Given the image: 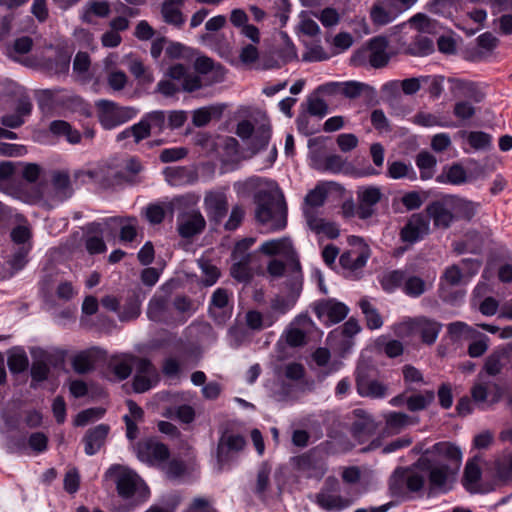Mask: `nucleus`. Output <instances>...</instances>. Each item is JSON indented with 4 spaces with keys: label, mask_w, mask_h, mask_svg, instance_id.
<instances>
[{
    "label": "nucleus",
    "mask_w": 512,
    "mask_h": 512,
    "mask_svg": "<svg viewBox=\"0 0 512 512\" xmlns=\"http://www.w3.org/2000/svg\"><path fill=\"white\" fill-rule=\"evenodd\" d=\"M243 186L246 189H256L254 195L255 217L262 225L271 231L281 230L287 224V207L282 195L278 194L274 183H267L262 178L251 177Z\"/></svg>",
    "instance_id": "1"
},
{
    "label": "nucleus",
    "mask_w": 512,
    "mask_h": 512,
    "mask_svg": "<svg viewBox=\"0 0 512 512\" xmlns=\"http://www.w3.org/2000/svg\"><path fill=\"white\" fill-rule=\"evenodd\" d=\"M104 477L116 485L118 495L124 499L138 495L142 502L148 497V487L139 475L129 467L120 464L112 465L106 471Z\"/></svg>",
    "instance_id": "2"
},
{
    "label": "nucleus",
    "mask_w": 512,
    "mask_h": 512,
    "mask_svg": "<svg viewBox=\"0 0 512 512\" xmlns=\"http://www.w3.org/2000/svg\"><path fill=\"white\" fill-rule=\"evenodd\" d=\"M424 485V474L414 467H398L389 478L391 496L401 500L409 499V493L422 491Z\"/></svg>",
    "instance_id": "3"
},
{
    "label": "nucleus",
    "mask_w": 512,
    "mask_h": 512,
    "mask_svg": "<svg viewBox=\"0 0 512 512\" xmlns=\"http://www.w3.org/2000/svg\"><path fill=\"white\" fill-rule=\"evenodd\" d=\"M442 330V324L436 320L421 316L409 318L394 326V332L399 337H409L416 333L420 335L422 343L433 345L439 333Z\"/></svg>",
    "instance_id": "4"
},
{
    "label": "nucleus",
    "mask_w": 512,
    "mask_h": 512,
    "mask_svg": "<svg viewBox=\"0 0 512 512\" xmlns=\"http://www.w3.org/2000/svg\"><path fill=\"white\" fill-rule=\"evenodd\" d=\"M97 118L101 126L110 130L126 123L136 116L137 111L132 107L120 106L109 100H99L95 104Z\"/></svg>",
    "instance_id": "5"
},
{
    "label": "nucleus",
    "mask_w": 512,
    "mask_h": 512,
    "mask_svg": "<svg viewBox=\"0 0 512 512\" xmlns=\"http://www.w3.org/2000/svg\"><path fill=\"white\" fill-rule=\"evenodd\" d=\"M340 484L336 477L330 476L315 495L314 502L325 511H341L350 506L351 501L339 494Z\"/></svg>",
    "instance_id": "6"
},
{
    "label": "nucleus",
    "mask_w": 512,
    "mask_h": 512,
    "mask_svg": "<svg viewBox=\"0 0 512 512\" xmlns=\"http://www.w3.org/2000/svg\"><path fill=\"white\" fill-rule=\"evenodd\" d=\"M458 473V468L450 467L445 463L431 465L428 469V496L450 491Z\"/></svg>",
    "instance_id": "7"
},
{
    "label": "nucleus",
    "mask_w": 512,
    "mask_h": 512,
    "mask_svg": "<svg viewBox=\"0 0 512 512\" xmlns=\"http://www.w3.org/2000/svg\"><path fill=\"white\" fill-rule=\"evenodd\" d=\"M259 251L267 256H282L288 263L291 275L302 274L298 255L289 238L283 237L265 241L261 244Z\"/></svg>",
    "instance_id": "8"
},
{
    "label": "nucleus",
    "mask_w": 512,
    "mask_h": 512,
    "mask_svg": "<svg viewBox=\"0 0 512 512\" xmlns=\"http://www.w3.org/2000/svg\"><path fill=\"white\" fill-rule=\"evenodd\" d=\"M473 401L481 407H491L498 403L502 396L501 386L485 374H478L470 390Z\"/></svg>",
    "instance_id": "9"
},
{
    "label": "nucleus",
    "mask_w": 512,
    "mask_h": 512,
    "mask_svg": "<svg viewBox=\"0 0 512 512\" xmlns=\"http://www.w3.org/2000/svg\"><path fill=\"white\" fill-rule=\"evenodd\" d=\"M302 282V274L291 275L290 283H286V286L289 290L288 294H278L270 302V309L273 315H284L294 307L302 291Z\"/></svg>",
    "instance_id": "10"
},
{
    "label": "nucleus",
    "mask_w": 512,
    "mask_h": 512,
    "mask_svg": "<svg viewBox=\"0 0 512 512\" xmlns=\"http://www.w3.org/2000/svg\"><path fill=\"white\" fill-rule=\"evenodd\" d=\"M313 311L323 323L336 324L346 318L349 308L336 299L328 298L316 301L313 304Z\"/></svg>",
    "instance_id": "11"
},
{
    "label": "nucleus",
    "mask_w": 512,
    "mask_h": 512,
    "mask_svg": "<svg viewBox=\"0 0 512 512\" xmlns=\"http://www.w3.org/2000/svg\"><path fill=\"white\" fill-rule=\"evenodd\" d=\"M296 469L307 478L321 480L327 472V464L324 458L318 455L316 449L294 458Z\"/></svg>",
    "instance_id": "12"
},
{
    "label": "nucleus",
    "mask_w": 512,
    "mask_h": 512,
    "mask_svg": "<svg viewBox=\"0 0 512 512\" xmlns=\"http://www.w3.org/2000/svg\"><path fill=\"white\" fill-rule=\"evenodd\" d=\"M135 449L138 459L149 465H161L170 455L168 447L154 439L138 442Z\"/></svg>",
    "instance_id": "13"
},
{
    "label": "nucleus",
    "mask_w": 512,
    "mask_h": 512,
    "mask_svg": "<svg viewBox=\"0 0 512 512\" xmlns=\"http://www.w3.org/2000/svg\"><path fill=\"white\" fill-rule=\"evenodd\" d=\"M133 389L136 393H143L151 389L159 381L156 367L146 358L136 360Z\"/></svg>",
    "instance_id": "14"
},
{
    "label": "nucleus",
    "mask_w": 512,
    "mask_h": 512,
    "mask_svg": "<svg viewBox=\"0 0 512 512\" xmlns=\"http://www.w3.org/2000/svg\"><path fill=\"white\" fill-rule=\"evenodd\" d=\"M382 192L376 186H363L357 190L356 214L360 219H368L375 214V206L382 199Z\"/></svg>",
    "instance_id": "15"
},
{
    "label": "nucleus",
    "mask_w": 512,
    "mask_h": 512,
    "mask_svg": "<svg viewBox=\"0 0 512 512\" xmlns=\"http://www.w3.org/2000/svg\"><path fill=\"white\" fill-rule=\"evenodd\" d=\"M481 457L479 455L469 459L465 465L462 485L471 494H484L490 492L494 487H487L480 484L482 471L480 468Z\"/></svg>",
    "instance_id": "16"
},
{
    "label": "nucleus",
    "mask_w": 512,
    "mask_h": 512,
    "mask_svg": "<svg viewBox=\"0 0 512 512\" xmlns=\"http://www.w3.org/2000/svg\"><path fill=\"white\" fill-rule=\"evenodd\" d=\"M203 203L207 215L212 220L220 222L228 212L227 189L218 188L207 191Z\"/></svg>",
    "instance_id": "17"
},
{
    "label": "nucleus",
    "mask_w": 512,
    "mask_h": 512,
    "mask_svg": "<svg viewBox=\"0 0 512 512\" xmlns=\"http://www.w3.org/2000/svg\"><path fill=\"white\" fill-rule=\"evenodd\" d=\"M402 12L403 9L395 0H375L369 16L374 25L385 26L392 23Z\"/></svg>",
    "instance_id": "18"
},
{
    "label": "nucleus",
    "mask_w": 512,
    "mask_h": 512,
    "mask_svg": "<svg viewBox=\"0 0 512 512\" xmlns=\"http://www.w3.org/2000/svg\"><path fill=\"white\" fill-rule=\"evenodd\" d=\"M429 232V223L421 214H413L400 231V239L413 244Z\"/></svg>",
    "instance_id": "19"
},
{
    "label": "nucleus",
    "mask_w": 512,
    "mask_h": 512,
    "mask_svg": "<svg viewBox=\"0 0 512 512\" xmlns=\"http://www.w3.org/2000/svg\"><path fill=\"white\" fill-rule=\"evenodd\" d=\"M206 226V221L199 211H190L178 218V232L183 238H190L201 233Z\"/></svg>",
    "instance_id": "20"
},
{
    "label": "nucleus",
    "mask_w": 512,
    "mask_h": 512,
    "mask_svg": "<svg viewBox=\"0 0 512 512\" xmlns=\"http://www.w3.org/2000/svg\"><path fill=\"white\" fill-rule=\"evenodd\" d=\"M388 40L386 37L378 36L369 41L368 45V61L373 68H382L389 62L390 55L387 52Z\"/></svg>",
    "instance_id": "21"
},
{
    "label": "nucleus",
    "mask_w": 512,
    "mask_h": 512,
    "mask_svg": "<svg viewBox=\"0 0 512 512\" xmlns=\"http://www.w3.org/2000/svg\"><path fill=\"white\" fill-rule=\"evenodd\" d=\"M471 179L472 177L468 174L463 165L456 162L444 166L441 173L436 177V182L460 186L470 182Z\"/></svg>",
    "instance_id": "22"
},
{
    "label": "nucleus",
    "mask_w": 512,
    "mask_h": 512,
    "mask_svg": "<svg viewBox=\"0 0 512 512\" xmlns=\"http://www.w3.org/2000/svg\"><path fill=\"white\" fill-rule=\"evenodd\" d=\"M452 209L446 203V197L443 201H434L426 207L428 216L433 220L436 227L446 229L454 219Z\"/></svg>",
    "instance_id": "23"
},
{
    "label": "nucleus",
    "mask_w": 512,
    "mask_h": 512,
    "mask_svg": "<svg viewBox=\"0 0 512 512\" xmlns=\"http://www.w3.org/2000/svg\"><path fill=\"white\" fill-rule=\"evenodd\" d=\"M245 445L246 441L242 435L225 432L218 442L217 457L219 462L226 461L231 452H239Z\"/></svg>",
    "instance_id": "24"
},
{
    "label": "nucleus",
    "mask_w": 512,
    "mask_h": 512,
    "mask_svg": "<svg viewBox=\"0 0 512 512\" xmlns=\"http://www.w3.org/2000/svg\"><path fill=\"white\" fill-rule=\"evenodd\" d=\"M147 316L154 322L169 323L172 319L169 298L166 296L154 295L149 301Z\"/></svg>",
    "instance_id": "25"
},
{
    "label": "nucleus",
    "mask_w": 512,
    "mask_h": 512,
    "mask_svg": "<svg viewBox=\"0 0 512 512\" xmlns=\"http://www.w3.org/2000/svg\"><path fill=\"white\" fill-rule=\"evenodd\" d=\"M355 421L352 425V433L358 439L370 437L378 428L374 418L363 409L354 410Z\"/></svg>",
    "instance_id": "26"
},
{
    "label": "nucleus",
    "mask_w": 512,
    "mask_h": 512,
    "mask_svg": "<svg viewBox=\"0 0 512 512\" xmlns=\"http://www.w3.org/2000/svg\"><path fill=\"white\" fill-rule=\"evenodd\" d=\"M426 453H431L437 457L447 460L450 467H456L460 470L462 463V452L458 446L451 442H438L434 444Z\"/></svg>",
    "instance_id": "27"
},
{
    "label": "nucleus",
    "mask_w": 512,
    "mask_h": 512,
    "mask_svg": "<svg viewBox=\"0 0 512 512\" xmlns=\"http://www.w3.org/2000/svg\"><path fill=\"white\" fill-rule=\"evenodd\" d=\"M109 430L110 428L106 424H99L87 430L83 438L87 455H94L101 449L106 441Z\"/></svg>",
    "instance_id": "28"
},
{
    "label": "nucleus",
    "mask_w": 512,
    "mask_h": 512,
    "mask_svg": "<svg viewBox=\"0 0 512 512\" xmlns=\"http://www.w3.org/2000/svg\"><path fill=\"white\" fill-rule=\"evenodd\" d=\"M184 0H164L161 4L160 13L162 20L168 24L180 28L185 22L181 11Z\"/></svg>",
    "instance_id": "29"
},
{
    "label": "nucleus",
    "mask_w": 512,
    "mask_h": 512,
    "mask_svg": "<svg viewBox=\"0 0 512 512\" xmlns=\"http://www.w3.org/2000/svg\"><path fill=\"white\" fill-rule=\"evenodd\" d=\"M138 359L139 357L130 354L115 356L109 361L108 369L117 380L121 381L130 376L132 368L135 367L136 360Z\"/></svg>",
    "instance_id": "30"
},
{
    "label": "nucleus",
    "mask_w": 512,
    "mask_h": 512,
    "mask_svg": "<svg viewBox=\"0 0 512 512\" xmlns=\"http://www.w3.org/2000/svg\"><path fill=\"white\" fill-rule=\"evenodd\" d=\"M446 203L453 210L454 215L457 218L465 219L468 221L475 216L480 206L479 203L451 195L446 196Z\"/></svg>",
    "instance_id": "31"
},
{
    "label": "nucleus",
    "mask_w": 512,
    "mask_h": 512,
    "mask_svg": "<svg viewBox=\"0 0 512 512\" xmlns=\"http://www.w3.org/2000/svg\"><path fill=\"white\" fill-rule=\"evenodd\" d=\"M311 324V319L307 315H299L294 322L287 328L285 339L289 346L300 347L306 344V332L297 326H307Z\"/></svg>",
    "instance_id": "32"
},
{
    "label": "nucleus",
    "mask_w": 512,
    "mask_h": 512,
    "mask_svg": "<svg viewBox=\"0 0 512 512\" xmlns=\"http://www.w3.org/2000/svg\"><path fill=\"white\" fill-rule=\"evenodd\" d=\"M101 354L98 348H91L76 354L72 359V368L78 374H85L94 369L95 363Z\"/></svg>",
    "instance_id": "33"
},
{
    "label": "nucleus",
    "mask_w": 512,
    "mask_h": 512,
    "mask_svg": "<svg viewBox=\"0 0 512 512\" xmlns=\"http://www.w3.org/2000/svg\"><path fill=\"white\" fill-rule=\"evenodd\" d=\"M346 165L347 161L338 154H328L313 158V168L322 172L341 173Z\"/></svg>",
    "instance_id": "34"
},
{
    "label": "nucleus",
    "mask_w": 512,
    "mask_h": 512,
    "mask_svg": "<svg viewBox=\"0 0 512 512\" xmlns=\"http://www.w3.org/2000/svg\"><path fill=\"white\" fill-rule=\"evenodd\" d=\"M499 40L490 32H485L478 36V48L470 51L469 59L471 61L485 60L491 52L497 47Z\"/></svg>",
    "instance_id": "35"
},
{
    "label": "nucleus",
    "mask_w": 512,
    "mask_h": 512,
    "mask_svg": "<svg viewBox=\"0 0 512 512\" xmlns=\"http://www.w3.org/2000/svg\"><path fill=\"white\" fill-rule=\"evenodd\" d=\"M128 70L140 85H150L155 80L152 69L138 58L129 59Z\"/></svg>",
    "instance_id": "36"
},
{
    "label": "nucleus",
    "mask_w": 512,
    "mask_h": 512,
    "mask_svg": "<svg viewBox=\"0 0 512 512\" xmlns=\"http://www.w3.org/2000/svg\"><path fill=\"white\" fill-rule=\"evenodd\" d=\"M385 430L388 435L400 433L404 428L413 424L411 417L401 412H389L384 415Z\"/></svg>",
    "instance_id": "37"
},
{
    "label": "nucleus",
    "mask_w": 512,
    "mask_h": 512,
    "mask_svg": "<svg viewBox=\"0 0 512 512\" xmlns=\"http://www.w3.org/2000/svg\"><path fill=\"white\" fill-rule=\"evenodd\" d=\"M359 307L364 314L366 327L370 330L380 329L383 326V318L378 309L367 299L359 301Z\"/></svg>",
    "instance_id": "38"
},
{
    "label": "nucleus",
    "mask_w": 512,
    "mask_h": 512,
    "mask_svg": "<svg viewBox=\"0 0 512 512\" xmlns=\"http://www.w3.org/2000/svg\"><path fill=\"white\" fill-rule=\"evenodd\" d=\"M50 132L58 137H64L70 144H78L81 141V134L78 130L63 120H55L50 123Z\"/></svg>",
    "instance_id": "39"
},
{
    "label": "nucleus",
    "mask_w": 512,
    "mask_h": 512,
    "mask_svg": "<svg viewBox=\"0 0 512 512\" xmlns=\"http://www.w3.org/2000/svg\"><path fill=\"white\" fill-rule=\"evenodd\" d=\"M53 200L63 201L67 199L72 190L70 188L69 175L65 172H55L52 176Z\"/></svg>",
    "instance_id": "40"
},
{
    "label": "nucleus",
    "mask_w": 512,
    "mask_h": 512,
    "mask_svg": "<svg viewBox=\"0 0 512 512\" xmlns=\"http://www.w3.org/2000/svg\"><path fill=\"white\" fill-rule=\"evenodd\" d=\"M357 390L361 396L384 398L387 394L388 388L378 380L365 381L363 379H357Z\"/></svg>",
    "instance_id": "41"
},
{
    "label": "nucleus",
    "mask_w": 512,
    "mask_h": 512,
    "mask_svg": "<svg viewBox=\"0 0 512 512\" xmlns=\"http://www.w3.org/2000/svg\"><path fill=\"white\" fill-rule=\"evenodd\" d=\"M107 222L120 226L119 238L122 242H132L136 238L137 219L135 217H112L109 218Z\"/></svg>",
    "instance_id": "42"
},
{
    "label": "nucleus",
    "mask_w": 512,
    "mask_h": 512,
    "mask_svg": "<svg viewBox=\"0 0 512 512\" xmlns=\"http://www.w3.org/2000/svg\"><path fill=\"white\" fill-rule=\"evenodd\" d=\"M415 161L420 170V178L422 180H429L434 176L437 165V159L434 155L427 151H422L416 156Z\"/></svg>",
    "instance_id": "43"
},
{
    "label": "nucleus",
    "mask_w": 512,
    "mask_h": 512,
    "mask_svg": "<svg viewBox=\"0 0 512 512\" xmlns=\"http://www.w3.org/2000/svg\"><path fill=\"white\" fill-rule=\"evenodd\" d=\"M505 353L502 351H496L490 354L483 365L482 370L478 374H485V377L492 378L501 373L503 369V358Z\"/></svg>",
    "instance_id": "44"
},
{
    "label": "nucleus",
    "mask_w": 512,
    "mask_h": 512,
    "mask_svg": "<svg viewBox=\"0 0 512 512\" xmlns=\"http://www.w3.org/2000/svg\"><path fill=\"white\" fill-rule=\"evenodd\" d=\"M435 399L432 390H425L421 393L413 394L406 399L407 408L412 411H421L426 409Z\"/></svg>",
    "instance_id": "45"
},
{
    "label": "nucleus",
    "mask_w": 512,
    "mask_h": 512,
    "mask_svg": "<svg viewBox=\"0 0 512 512\" xmlns=\"http://www.w3.org/2000/svg\"><path fill=\"white\" fill-rule=\"evenodd\" d=\"M223 108L220 106L202 107L193 112L192 122L196 127L207 125L213 117H220Z\"/></svg>",
    "instance_id": "46"
},
{
    "label": "nucleus",
    "mask_w": 512,
    "mask_h": 512,
    "mask_svg": "<svg viewBox=\"0 0 512 512\" xmlns=\"http://www.w3.org/2000/svg\"><path fill=\"white\" fill-rule=\"evenodd\" d=\"M327 192L322 187H315L311 190L304 199L303 213L310 210V212H316L325 203Z\"/></svg>",
    "instance_id": "47"
},
{
    "label": "nucleus",
    "mask_w": 512,
    "mask_h": 512,
    "mask_svg": "<svg viewBox=\"0 0 512 512\" xmlns=\"http://www.w3.org/2000/svg\"><path fill=\"white\" fill-rule=\"evenodd\" d=\"M447 334L452 341L457 342L474 337L476 331L465 322L455 321L447 325Z\"/></svg>",
    "instance_id": "48"
},
{
    "label": "nucleus",
    "mask_w": 512,
    "mask_h": 512,
    "mask_svg": "<svg viewBox=\"0 0 512 512\" xmlns=\"http://www.w3.org/2000/svg\"><path fill=\"white\" fill-rule=\"evenodd\" d=\"M271 138V127L268 124L259 126L250 142V150L252 154H256L260 150L267 147Z\"/></svg>",
    "instance_id": "49"
},
{
    "label": "nucleus",
    "mask_w": 512,
    "mask_h": 512,
    "mask_svg": "<svg viewBox=\"0 0 512 512\" xmlns=\"http://www.w3.org/2000/svg\"><path fill=\"white\" fill-rule=\"evenodd\" d=\"M495 478L501 482L512 480V454L504 455L494 462Z\"/></svg>",
    "instance_id": "50"
},
{
    "label": "nucleus",
    "mask_w": 512,
    "mask_h": 512,
    "mask_svg": "<svg viewBox=\"0 0 512 512\" xmlns=\"http://www.w3.org/2000/svg\"><path fill=\"white\" fill-rule=\"evenodd\" d=\"M368 256L357 251H347L340 256V264L343 268L357 270L365 266Z\"/></svg>",
    "instance_id": "51"
},
{
    "label": "nucleus",
    "mask_w": 512,
    "mask_h": 512,
    "mask_svg": "<svg viewBox=\"0 0 512 512\" xmlns=\"http://www.w3.org/2000/svg\"><path fill=\"white\" fill-rule=\"evenodd\" d=\"M387 174L392 179L408 178L412 181L416 179V173L412 166L402 161L389 163Z\"/></svg>",
    "instance_id": "52"
},
{
    "label": "nucleus",
    "mask_w": 512,
    "mask_h": 512,
    "mask_svg": "<svg viewBox=\"0 0 512 512\" xmlns=\"http://www.w3.org/2000/svg\"><path fill=\"white\" fill-rule=\"evenodd\" d=\"M141 312V300L136 293H132L126 299V303L119 315L120 320L128 321L137 318Z\"/></svg>",
    "instance_id": "53"
},
{
    "label": "nucleus",
    "mask_w": 512,
    "mask_h": 512,
    "mask_svg": "<svg viewBox=\"0 0 512 512\" xmlns=\"http://www.w3.org/2000/svg\"><path fill=\"white\" fill-rule=\"evenodd\" d=\"M70 56L62 51L57 52L54 59H47L45 67L54 74H66L69 71Z\"/></svg>",
    "instance_id": "54"
},
{
    "label": "nucleus",
    "mask_w": 512,
    "mask_h": 512,
    "mask_svg": "<svg viewBox=\"0 0 512 512\" xmlns=\"http://www.w3.org/2000/svg\"><path fill=\"white\" fill-rule=\"evenodd\" d=\"M7 364L12 373H21L27 369L29 361L23 350L13 349L9 353Z\"/></svg>",
    "instance_id": "55"
},
{
    "label": "nucleus",
    "mask_w": 512,
    "mask_h": 512,
    "mask_svg": "<svg viewBox=\"0 0 512 512\" xmlns=\"http://www.w3.org/2000/svg\"><path fill=\"white\" fill-rule=\"evenodd\" d=\"M434 51V44L431 39L426 36H418L409 45L408 52L413 56H426Z\"/></svg>",
    "instance_id": "56"
},
{
    "label": "nucleus",
    "mask_w": 512,
    "mask_h": 512,
    "mask_svg": "<svg viewBox=\"0 0 512 512\" xmlns=\"http://www.w3.org/2000/svg\"><path fill=\"white\" fill-rule=\"evenodd\" d=\"M110 13V5L107 1H89L85 5L83 18L90 22L91 15L97 17H107Z\"/></svg>",
    "instance_id": "57"
},
{
    "label": "nucleus",
    "mask_w": 512,
    "mask_h": 512,
    "mask_svg": "<svg viewBox=\"0 0 512 512\" xmlns=\"http://www.w3.org/2000/svg\"><path fill=\"white\" fill-rule=\"evenodd\" d=\"M33 40L29 36H22L14 40L12 46L7 47V56L17 60L16 54L23 55L31 51Z\"/></svg>",
    "instance_id": "58"
},
{
    "label": "nucleus",
    "mask_w": 512,
    "mask_h": 512,
    "mask_svg": "<svg viewBox=\"0 0 512 512\" xmlns=\"http://www.w3.org/2000/svg\"><path fill=\"white\" fill-rule=\"evenodd\" d=\"M334 86L336 88V92L351 99L359 97L365 89L369 88L368 85L356 81L334 84Z\"/></svg>",
    "instance_id": "59"
},
{
    "label": "nucleus",
    "mask_w": 512,
    "mask_h": 512,
    "mask_svg": "<svg viewBox=\"0 0 512 512\" xmlns=\"http://www.w3.org/2000/svg\"><path fill=\"white\" fill-rule=\"evenodd\" d=\"M199 266L202 270V282L205 286H212L220 276L219 269L207 260H199Z\"/></svg>",
    "instance_id": "60"
},
{
    "label": "nucleus",
    "mask_w": 512,
    "mask_h": 512,
    "mask_svg": "<svg viewBox=\"0 0 512 512\" xmlns=\"http://www.w3.org/2000/svg\"><path fill=\"white\" fill-rule=\"evenodd\" d=\"M254 242L255 240L253 238H246L237 242L232 252V260L250 262L251 255L248 250L254 244Z\"/></svg>",
    "instance_id": "61"
},
{
    "label": "nucleus",
    "mask_w": 512,
    "mask_h": 512,
    "mask_svg": "<svg viewBox=\"0 0 512 512\" xmlns=\"http://www.w3.org/2000/svg\"><path fill=\"white\" fill-rule=\"evenodd\" d=\"M404 279L403 271H390L382 276L381 285L385 291H393L403 283Z\"/></svg>",
    "instance_id": "62"
},
{
    "label": "nucleus",
    "mask_w": 512,
    "mask_h": 512,
    "mask_svg": "<svg viewBox=\"0 0 512 512\" xmlns=\"http://www.w3.org/2000/svg\"><path fill=\"white\" fill-rule=\"evenodd\" d=\"M267 273L272 278H280L283 277L286 273L288 276L287 283H290L291 281V272L288 267V263L285 260V262L279 260V259H272L267 264Z\"/></svg>",
    "instance_id": "63"
},
{
    "label": "nucleus",
    "mask_w": 512,
    "mask_h": 512,
    "mask_svg": "<svg viewBox=\"0 0 512 512\" xmlns=\"http://www.w3.org/2000/svg\"><path fill=\"white\" fill-rule=\"evenodd\" d=\"M425 290L426 284L420 277L411 276L404 283V292L411 297H419Z\"/></svg>",
    "instance_id": "64"
}]
</instances>
